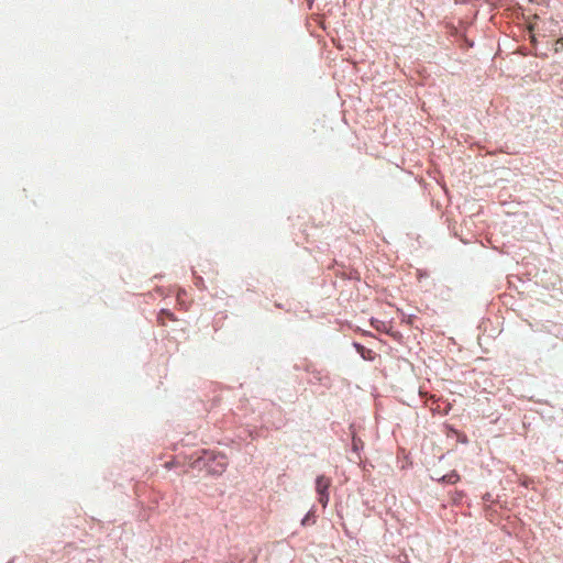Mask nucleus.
<instances>
[{
    "instance_id": "1",
    "label": "nucleus",
    "mask_w": 563,
    "mask_h": 563,
    "mask_svg": "<svg viewBox=\"0 0 563 563\" xmlns=\"http://www.w3.org/2000/svg\"><path fill=\"white\" fill-rule=\"evenodd\" d=\"M332 484V479L325 475H319L316 478V492L318 494V500L322 505L323 508L327 507L330 496H329V487Z\"/></svg>"
},
{
    "instance_id": "2",
    "label": "nucleus",
    "mask_w": 563,
    "mask_h": 563,
    "mask_svg": "<svg viewBox=\"0 0 563 563\" xmlns=\"http://www.w3.org/2000/svg\"><path fill=\"white\" fill-rule=\"evenodd\" d=\"M354 345H355L357 352L361 353L363 358L372 360V356H371L372 351L371 350L365 349L363 345H361L358 343H355Z\"/></svg>"
},
{
    "instance_id": "3",
    "label": "nucleus",
    "mask_w": 563,
    "mask_h": 563,
    "mask_svg": "<svg viewBox=\"0 0 563 563\" xmlns=\"http://www.w3.org/2000/svg\"><path fill=\"white\" fill-rule=\"evenodd\" d=\"M378 324L375 325V329L376 330H379V331H386L387 332V329H386V324L382 321H376Z\"/></svg>"
},
{
    "instance_id": "4",
    "label": "nucleus",
    "mask_w": 563,
    "mask_h": 563,
    "mask_svg": "<svg viewBox=\"0 0 563 563\" xmlns=\"http://www.w3.org/2000/svg\"><path fill=\"white\" fill-rule=\"evenodd\" d=\"M161 316H166V318H168L170 320H175L174 314L172 312L166 311V310H162L161 311Z\"/></svg>"
},
{
    "instance_id": "5",
    "label": "nucleus",
    "mask_w": 563,
    "mask_h": 563,
    "mask_svg": "<svg viewBox=\"0 0 563 563\" xmlns=\"http://www.w3.org/2000/svg\"><path fill=\"white\" fill-rule=\"evenodd\" d=\"M457 479H459L457 474H451L448 476V482H450V483H455Z\"/></svg>"
},
{
    "instance_id": "6",
    "label": "nucleus",
    "mask_w": 563,
    "mask_h": 563,
    "mask_svg": "<svg viewBox=\"0 0 563 563\" xmlns=\"http://www.w3.org/2000/svg\"><path fill=\"white\" fill-rule=\"evenodd\" d=\"M358 440H356L355 438H353V448L354 450H357L358 449Z\"/></svg>"
},
{
    "instance_id": "7",
    "label": "nucleus",
    "mask_w": 563,
    "mask_h": 563,
    "mask_svg": "<svg viewBox=\"0 0 563 563\" xmlns=\"http://www.w3.org/2000/svg\"><path fill=\"white\" fill-rule=\"evenodd\" d=\"M227 463L223 461L219 463L220 470L218 472H222L225 468Z\"/></svg>"
},
{
    "instance_id": "8",
    "label": "nucleus",
    "mask_w": 563,
    "mask_h": 563,
    "mask_svg": "<svg viewBox=\"0 0 563 563\" xmlns=\"http://www.w3.org/2000/svg\"><path fill=\"white\" fill-rule=\"evenodd\" d=\"M307 521H309V518L306 517L303 520H302V525H305Z\"/></svg>"
},
{
    "instance_id": "9",
    "label": "nucleus",
    "mask_w": 563,
    "mask_h": 563,
    "mask_svg": "<svg viewBox=\"0 0 563 563\" xmlns=\"http://www.w3.org/2000/svg\"><path fill=\"white\" fill-rule=\"evenodd\" d=\"M559 45H563V38L558 41Z\"/></svg>"
}]
</instances>
